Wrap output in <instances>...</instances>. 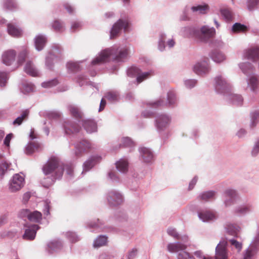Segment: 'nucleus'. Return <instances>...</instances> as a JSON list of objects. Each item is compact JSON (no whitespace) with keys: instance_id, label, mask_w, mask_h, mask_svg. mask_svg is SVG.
Masks as SVG:
<instances>
[{"instance_id":"obj_1","label":"nucleus","mask_w":259,"mask_h":259,"mask_svg":"<svg viewBox=\"0 0 259 259\" xmlns=\"http://www.w3.org/2000/svg\"><path fill=\"white\" fill-rule=\"evenodd\" d=\"M64 169L66 170L67 174L70 178H71L73 175V170L71 166L66 165L63 167L60 165L57 158L53 157L50 159L43 166L42 170L46 176L51 175L52 178L49 179V183L48 184L42 182L43 186L46 188L49 187L54 182L55 179L60 178L62 176Z\"/></svg>"},{"instance_id":"obj_2","label":"nucleus","mask_w":259,"mask_h":259,"mask_svg":"<svg viewBox=\"0 0 259 259\" xmlns=\"http://www.w3.org/2000/svg\"><path fill=\"white\" fill-rule=\"evenodd\" d=\"M129 52V47L113 46L102 51L92 63L93 65L100 64L108 61L111 57L115 61L121 62L127 58Z\"/></svg>"},{"instance_id":"obj_3","label":"nucleus","mask_w":259,"mask_h":259,"mask_svg":"<svg viewBox=\"0 0 259 259\" xmlns=\"http://www.w3.org/2000/svg\"><path fill=\"white\" fill-rule=\"evenodd\" d=\"M181 33L185 37H194L201 41L207 42L214 36L215 30L208 25H203L200 28L186 26L181 29Z\"/></svg>"},{"instance_id":"obj_4","label":"nucleus","mask_w":259,"mask_h":259,"mask_svg":"<svg viewBox=\"0 0 259 259\" xmlns=\"http://www.w3.org/2000/svg\"><path fill=\"white\" fill-rule=\"evenodd\" d=\"M187 245L180 242L169 243L167 244V250L170 253H177L178 259H195L190 253L186 251Z\"/></svg>"},{"instance_id":"obj_5","label":"nucleus","mask_w":259,"mask_h":259,"mask_svg":"<svg viewBox=\"0 0 259 259\" xmlns=\"http://www.w3.org/2000/svg\"><path fill=\"white\" fill-rule=\"evenodd\" d=\"M213 80L214 89L217 94L223 95L225 97L231 90V85L223 75L216 76Z\"/></svg>"},{"instance_id":"obj_6","label":"nucleus","mask_w":259,"mask_h":259,"mask_svg":"<svg viewBox=\"0 0 259 259\" xmlns=\"http://www.w3.org/2000/svg\"><path fill=\"white\" fill-rule=\"evenodd\" d=\"M122 29L124 32H129L131 30V23L128 19H120L114 24L110 31V38L112 39L118 36Z\"/></svg>"},{"instance_id":"obj_7","label":"nucleus","mask_w":259,"mask_h":259,"mask_svg":"<svg viewBox=\"0 0 259 259\" xmlns=\"http://www.w3.org/2000/svg\"><path fill=\"white\" fill-rule=\"evenodd\" d=\"M259 249V230H258L248 248L244 251L242 259H253Z\"/></svg>"},{"instance_id":"obj_8","label":"nucleus","mask_w":259,"mask_h":259,"mask_svg":"<svg viewBox=\"0 0 259 259\" xmlns=\"http://www.w3.org/2000/svg\"><path fill=\"white\" fill-rule=\"evenodd\" d=\"M171 122V116L167 114L158 115L155 120V126L158 132L161 133L166 131Z\"/></svg>"},{"instance_id":"obj_9","label":"nucleus","mask_w":259,"mask_h":259,"mask_svg":"<svg viewBox=\"0 0 259 259\" xmlns=\"http://www.w3.org/2000/svg\"><path fill=\"white\" fill-rule=\"evenodd\" d=\"M25 178L23 174H15L10 180L8 189L10 192L15 193L20 190L24 186Z\"/></svg>"},{"instance_id":"obj_10","label":"nucleus","mask_w":259,"mask_h":259,"mask_svg":"<svg viewBox=\"0 0 259 259\" xmlns=\"http://www.w3.org/2000/svg\"><path fill=\"white\" fill-rule=\"evenodd\" d=\"M107 202L111 206L120 205L124 200L123 195L118 191L111 190L109 191L105 195Z\"/></svg>"},{"instance_id":"obj_11","label":"nucleus","mask_w":259,"mask_h":259,"mask_svg":"<svg viewBox=\"0 0 259 259\" xmlns=\"http://www.w3.org/2000/svg\"><path fill=\"white\" fill-rule=\"evenodd\" d=\"M127 74L128 75L136 76L137 81L138 83H140L144 80L149 78L150 76L153 75V71L151 70L147 72H142L139 68L137 67H132L128 69Z\"/></svg>"},{"instance_id":"obj_12","label":"nucleus","mask_w":259,"mask_h":259,"mask_svg":"<svg viewBox=\"0 0 259 259\" xmlns=\"http://www.w3.org/2000/svg\"><path fill=\"white\" fill-rule=\"evenodd\" d=\"M242 59L252 61L253 62L259 61V47H252L243 50Z\"/></svg>"},{"instance_id":"obj_13","label":"nucleus","mask_w":259,"mask_h":259,"mask_svg":"<svg viewBox=\"0 0 259 259\" xmlns=\"http://www.w3.org/2000/svg\"><path fill=\"white\" fill-rule=\"evenodd\" d=\"M208 61V58H205L196 62L193 66V71L199 75L208 73L209 70Z\"/></svg>"},{"instance_id":"obj_14","label":"nucleus","mask_w":259,"mask_h":259,"mask_svg":"<svg viewBox=\"0 0 259 259\" xmlns=\"http://www.w3.org/2000/svg\"><path fill=\"white\" fill-rule=\"evenodd\" d=\"M17 52L13 49L4 51L2 54V63L6 66H11L16 62Z\"/></svg>"},{"instance_id":"obj_15","label":"nucleus","mask_w":259,"mask_h":259,"mask_svg":"<svg viewBox=\"0 0 259 259\" xmlns=\"http://www.w3.org/2000/svg\"><path fill=\"white\" fill-rule=\"evenodd\" d=\"M227 242L222 240L217 245L215 248V259H228L229 253L227 250Z\"/></svg>"},{"instance_id":"obj_16","label":"nucleus","mask_w":259,"mask_h":259,"mask_svg":"<svg viewBox=\"0 0 259 259\" xmlns=\"http://www.w3.org/2000/svg\"><path fill=\"white\" fill-rule=\"evenodd\" d=\"M75 154L79 156L82 153L94 148V145L88 140H83L75 145Z\"/></svg>"},{"instance_id":"obj_17","label":"nucleus","mask_w":259,"mask_h":259,"mask_svg":"<svg viewBox=\"0 0 259 259\" xmlns=\"http://www.w3.org/2000/svg\"><path fill=\"white\" fill-rule=\"evenodd\" d=\"M140 158L142 161L146 163H150L154 160V154L152 150L147 147H140L139 149Z\"/></svg>"},{"instance_id":"obj_18","label":"nucleus","mask_w":259,"mask_h":259,"mask_svg":"<svg viewBox=\"0 0 259 259\" xmlns=\"http://www.w3.org/2000/svg\"><path fill=\"white\" fill-rule=\"evenodd\" d=\"M199 219L203 222H210L215 220L217 218L216 214L209 210L201 209L198 212Z\"/></svg>"},{"instance_id":"obj_19","label":"nucleus","mask_w":259,"mask_h":259,"mask_svg":"<svg viewBox=\"0 0 259 259\" xmlns=\"http://www.w3.org/2000/svg\"><path fill=\"white\" fill-rule=\"evenodd\" d=\"M39 229L37 225H33L26 227L23 238L25 240H32L36 236L37 231Z\"/></svg>"},{"instance_id":"obj_20","label":"nucleus","mask_w":259,"mask_h":259,"mask_svg":"<svg viewBox=\"0 0 259 259\" xmlns=\"http://www.w3.org/2000/svg\"><path fill=\"white\" fill-rule=\"evenodd\" d=\"M102 158L98 155L91 156L83 165L82 174L90 170L95 164L100 161Z\"/></svg>"},{"instance_id":"obj_21","label":"nucleus","mask_w":259,"mask_h":259,"mask_svg":"<svg viewBox=\"0 0 259 259\" xmlns=\"http://www.w3.org/2000/svg\"><path fill=\"white\" fill-rule=\"evenodd\" d=\"M238 67L242 73L246 75L251 74L255 71V68L253 64L248 61L240 62Z\"/></svg>"},{"instance_id":"obj_22","label":"nucleus","mask_w":259,"mask_h":259,"mask_svg":"<svg viewBox=\"0 0 259 259\" xmlns=\"http://www.w3.org/2000/svg\"><path fill=\"white\" fill-rule=\"evenodd\" d=\"M24 71L27 74L32 76H37L39 71L31 61H27L24 66Z\"/></svg>"},{"instance_id":"obj_23","label":"nucleus","mask_w":259,"mask_h":259,"mask_svg":"<svg viewBox=\"0 0 259 259\" xmlns=\"http://www.w3.org/2000/svg\"><path fill=\"white\" fill-rule=\"evenodd\" d=\"M59 51L56 48H54L49 53L46 59V65L48 69H51L54 64V61L57 57L56 54L57 52L59 53Z\"/></svg>"},{"instance_id":"obj_24","label":"nucleus","mask_w":259,"mask_h":259,"mask_svg":"<svg viewBox=\"0 0 259 259\" xmlns=\"http://www.w3.org/2000/svg\"><path fill=\"white\" fill-rule=\"evenodd\" d=\"M34 46L37 51H41L47 42L46 37L42 34H38L34 38Z\"/></svg>"},{"instance_id":"obj_25","label":"nucleus","mask_w":259,"mask_h":259,"mask_svg":"<svg viewBox=\"0 0 259 259\" xmlns=\"http://www.w3.org/2000/svg\"><path fill=\"white\" fill-rule=\"evenodd\" d=\"M225 97L227 100L237 105H242L243 102V98L242 96L232 93L231 90L229 92L228 94L225 96Z\"/></svg>"},{"instance_id":"obj_26","label":"nucleus","mask_w":259,"mask_h":259,"mask_svg":"<svg viewBox=\"0 0 259 259\" xmlns=\"http://www.w3.org/2000/svg\"><path fill=\"white\" fill-rule=\"evenodd\" d=\"M7 31L9 34L13 37H19L22 34V30L16 24L12 23L8 24Z\"/></svg>"},{"instance_id":"obj_27","label":"nucleus","mask_w":259,"mask_h":259,"mask_svg":"<svg viewBox=\"0 0 259 259\" xmlns=\"http://www.w3.org/2000/svg\"><path fill=\"white\" fill-rule=\"evenodd\" d=\"M248 87L251 91L256 92L259 86V79L256 75H252L247 79Z\"/></svg>"},{"instance_id":"obj_28","label":"nucleus","mask_w":259,"mask_h":259,"mask_svg":"<svg viewBox=\"0 0 259 259\" xmlns=\"http://www.w3.org/2000/svg\"><path fill=\"white\" fill-rule=\"evenodd\" d=\"M83 126L87 133L91 134L97 131V126L96 122L91 119H87L83 121Z\"/></svg>"},{"instance_id":"obj_29","label":"nucleus","mask_w":259,"mask_h":259,"mask_svg":"<svg viewBox=\"0 0 259 259\" xmlns=\"http://www.w3.org/2000/svg\"><path fill=\"white\" fill-rule=\"evenodd\" d=\"M108 243V237L106 235L98 236L93 242V246L95 248L106 246Z\"/></svg>"},{"instance_id":"obj_30","label":"nucleus","mask_w":259,"mask_h":259,"mask_svg":"<svg viewBox=\"0 0 259 259\" xmlns=\"http://www.w3.org/2000/svg\"><path fill=\"white\" fill-rule=\"evenodd\" d=\"M226 232L231 235L237 237L241 231V227L235 224H227L225 226Z\"/></svg>"},{"instance_id":"obj_31","label":"nucleus","mask_w":259,"mask_h":259,"mask_svg":"<svg viewBox=\"0 0 259 259\" xmlns=\"http://www.w3.org/2000/svg\"><path fill=\"white\" fill-rule=\"evenodd\" d=\"M128 167V161L125 158H121L116 163V167L120 172H126L127 171Z\"/></svg>"},{"instance_id":"obj_32","label":"nucleus","mask_w":259,"mask_h":259,"mask_svg":"<svg viewBox=\"0 0 259 259\" xmlns=\"http://www.w3.org/2000/svg\"><path fill=\"white\" fill-rule=\"evenodd\" d=\"M167 234L173 237L174 239L178 240H182L184 242L186 243L188 241V237L187 236H180L176 230L174 228H168L167 230Z\"/></svg>"},{"instance_id":"obj_33","label":"nucleus","mask_w":259,"mask_h":259,"mask_svg":"<svg viewBox=\"0 0 259 259\" xmlns=\"http://www.w3.org/2000/svg\"><path fill=\"white\" fill-rule=\"evenodd\" d=\"M211 59L217 63H221L225 61L226 56L224 53L221 52H214L210 55Z\"/></svg>"},{"instance_id":"obj_34","label":"nucleus","mask_w":259,"mask_h":259,"mask_svg":"<svg viewBox=\"0 0 259 259\" xmlns=\"http://www.w3.org/2000/svg\"><path fill=\"white\" fill-rule=\"evenodd\" d=\"M167 34L164 31H161L159 33V37L158 41V49L161 52H163L165 49V39L166 38Z\"/></svg>"},{"instance_id":"obj_35","label":"nucleus","mask_w":259,"mask_h":259,"mask_svg":"<svg viewBox=\"0 0 259 259\" xmlns=\"http://www.w3.org/2000/svg\"><path fill=\"white\" fill-rule=\"evenodd\" d=\"M209 6L207 4L198 5L193 6L191 8V11L194 13H198L200 14H206L209 10Z\"/></svg>"},{"instance_id":"obj_36","label":"nucleus","mask_w":259,"mask_h":259,"mask_svg":"<svg viewBox=\"0 0 259 259\" xmlns=\"http://www.w3.org/2000/svg\"><path fill=\"white\" fill-rule=\"evenodd\" d=\"M62 246L61 242L58 240H53L48 243V249L50 252L57 251L61 249Z\"/></svg>"},{"instance_id":"obj_37","label":"nucleus","mask_w":259,"mask_h":259,"mask_svg":"<svg viewBox=\"0 0 259 259\" xmlns=\"http://www.w3.org/2000/svg\"><path fill=\"white\" fill-rule=\"evenodd\" d=\"M64 128L65 133L68 135L79 132V128L78 126L68 121L65 122L64 124Z\"/></svg>"},{"instance_id":"obj_38","label":"nucleus","mask_w":259,"mask_h":259,"mask_svg":"<svg viewBox=\"0 0 259 259\" xmlns=\"http://www.w3.org/2000/svg\"><path fill=\"white\" fill-rule=\"evenodd\" d=\"M39 147V144L34 142H30L25 147V153L27 155H30L37 151Z\"/></svg>"},{"instance_id":"obj_39","label":"nucleus","mask_w":259,"mask_h":259,"mask_svg":"<svg viewBox=\"0 0 259 259\" xmlns=\"http://www.w3.org/2000/svg\"><path fill=\"white\" fill-rule=\"evenodd\" d=\"M251 209L252 207L250 205H243L236 207L235 212L240 215H244L250 212Z\"/></svg>"},{"instance_id":"obj_40","label":"nucleus","mask_w":259,"mask_h":259,"mask_svg":"<svg viewBox=\"0 0 259 259\" xmlns=\"http://www.w3.org/2000/svg\"><path fill=\"white\" fill-rule=\"evenodd\" d=\"M20 89L23 94H26L33 92L35 90V87L31 82H24L22 84Z\"/></svg>"},{"instance_id":"obj_41","label":"nucleus","mask_w":259,"mask_h":259,"mask_svg":"<svg viewBox=\"0 0 259 259\" xmlns=\"http://www.w3.org/2000/svg\"><path fill=\"white\" fill-rule=\"evenodd\" d=\"M220 12L222 16L226 21H230L233 19V14L230 9L223 8L220 9Z\"/></svg>"},{"instance_id":"obj_42","label":"nucleus","mask_w":259,"mask_h":259,"mask_svg":"<svg viewBox=\"0 0 259 259\" xmlns=\"http://www.w3.org/2000/svg\"><path fill=\"white\" fill-rule=\"evenodd\" d=\"M104 98L111 102H114L118 101L119 95L116 91H110L106 93Z\"/></svg>"},{"instance_id":"obj_43","label":"nucleus","mask_w":259,"mask_h":259,"mask_svg":"<svg viewBox=\"0 0 259 259\" xmlns=\"http://www.w3.org/2000/svg\"><path fill=\"white\" fill-rule=\"evenodd\" d=\"M259 120V111L255 110L250 113V126L251 128L255 127Z\"/></svg>"},{"instance_id":"obj_44","label":"nucleus","mask_w":259,"mask_h":259,"mask_svg":"<svg viewBox=\"0 0 259 259\" xmlns=\"http://www.w3.org/2000/svg\"><path fill=\"white\" fill-rule=\"evenodd\" d=\"M68 109L72 115L76 118H81L82 114L80 109L74 105H69Z\"/></svg>"},{"instance_id":"obj_45","label":"nucleus","mask_w":259,"mask_h":259,"mask_svg":"<svg viewBox=\"0 0 259 259\" xmlns=\"http://www.w3.org/2000/svg\"><path fill=\"white\" fill-rule=\"evenodd\" d=\"M167 104L169 106L175 105L177 103V99L175 92L169 90L167 93Z\"/></svg>"},{"instance_id":"obj_46","label":"nucleus","mask_w":259,"mask_h":259,"mask_svg":"<svg viewBox=\"0 0 259 259\" xmlns=\"http://www.w3.org/2000/svg\"><path fill=\"white\" fill-rule=\"evenodd\" d=\"M216 192L214 191H208L204 192L199 195V197L201 199L207 201L213 199Z\"/></svg>"},{"instance_id":"obj_47","label":"nucleus","mask_w":259,"mask_h":259,"mask_svg":"<svg viewBox=\"0 0 259 259\" xmlns=\"http://www.w3.org/2000/svg\"><path fill=\"white\" fill-rule=\"evenodd\" d=\"M52 26L53 29L57 32H62L65 29L64 24L57 20L53 21L52 23Z\"/></svg>"},{"instance_id":"obj_48","label":"nucleus","mask_w":259,"mask_h":259,"mask_svg":"<svg viewBox=\"0 0 259 259\" xmlns=\"http://www.w3.org/2000/svg\"><path fill=\"white\" fill-rule=\"evenodd\" d=\"M41 219L42 214L41 212L38 211H34L31 212L30 215H29V220L31 222L38 223L41 221Z\"/></svg>"},{"instance_id":"obj_49","label":"nucleus","mask_w":259,"mask_h":259,"mask_svg":"<svg viewBox=\"0 0 259 259\" xmlns=\"http://www.w3.org/2000/svg\"><path fill=\"white\" fill-rule=\"evenodd\" d=\"M64 235L72 243L76 242L79 240V236L73 232H66L65 233Z\"/></svg>"},{"instance_id":"obj_50","label":"nucleus","mask_w":259,"mask_h":259,"mask_svg":"<svg viewBox=\"0 0 259 259\" xmlns=\"http://www.w3.org/2000/svg\"><path fill=\"white\" fill-rule=\"evenodd\" d=\"M247 29L245 25L240 23H235L232 27V31L234 33H239L245 31Z\"/></svg>"},{"instance_id":"obj_51","label":"nucleus","mask_w":259,"mask_h":259,"mask_svg":"<svg viewBox=\"0 0 259 259\" xmlns=\"http://www.w3.org/2000/svg\"><path fill=\"white\" fill-rule=\"evenodd\" d=\"M224 194L225 197H230L234 199H236L238 197L237 191L232 188H228L225 190Z\"/></svg>"},{"instance_id":"obj_52","label":"nucleus","mask_w":259,"mask_h":259,"mask_svg":"<svg viewBox=\"0 0 259 259\" xmlns=\"http://www.w3.org/2000/svg\"><path fill=\"white\" fill-rule=\"evenodd\" d=\"M29 114V111L26 110L22 113L21 115L18 117L15 120H14L13 123L14 125H20L23 120L26 118Z\"/></svg>"},{"instance_id":"obj_53","label":"nucleus","mask_w":259,"mask_h":259,"mask_svg":"<svg viewBox=\"0 0 259 259\" xmlns=\"http://www.w3.org/2000/svg\"><path fill=\"white\" fill-rule=\"evenodd\" d=\"M79 62L70 61L67 62L66 67L68 71L73 72L78 70L80 69Z\"/></svg>"},{"instance_id":"obj_54","label":"nucleus","mask_w":259,"mask_h":259,"mask_svg":"<svg viewBox=\"0 0 259 259\" xmlns=\"http://www.w3.org/2000/svg\"><path fill=\"white\" fill-rule=\"evenodd\" d=\"M4 6L7 10H13L17 8V5L14 0H5Z\"/></svg>"},{"instance_id":"obj_55","label":"nucleus","mask_w":259,"mask_h":259,"mask_svg":"<svg viewBox=\"0 0 259 259\" xmlns=\"http://www.w3.org/2000/svg\"><path fill=\"white\" fill-rule=\"evenodd\" d=\"M229 242L233 248L236 249L237 251L239 252L242 248V244L235 239L229 240Z\"/></svg>"},{"instance_id":"obj_56","label":"nucleus","mask_w":259,"mask_h":259,"mask_svg":"<svg viewBox=\"0 0 259 259\" xmlns=\"http://www.w3.org/2000/svg\"><path fill=\"white\" fill-rule=\"evenodd\" d=\"M27 51L26 50H24L19 53L18 59L16 62V67H17L18 66L21 65L24 62L25 60V58L27 56Z\"/></svg>"},{"instance_id":"obj_57","label":"nucleus","mask_w":259,"mask_h":259,"mask_svg":"<svg viewBox=\"0 0 259 259\" xmlns=\"http://www.w3.org/2000/svg\"><path fill=\"white\" fill-rule=\"evenodd\" d=\"M9 79L8 74L5 72L0 71V87H4Z\"/></svg>"},{"instance_id":"obj_58","label":"nucleus","mask_w":259,"mask_h":259,"mask_svg":"<svg viewBox=\"0 0 259 259\" xmlns=\"http://www.w3.org/2000/svg\"><path fill=\"white\" fill-rule=\"evenodd\" d=\"M197 80L194 79H187L184 81V83L185 88L188 89H191L195 87L197 84Z\"/></svg>"},{"instance_id":"obj_59","label":"nucleus","mask_w":259,"mask_h":259,"mask_svg":"<svg viewBox=\"0 0 259 259\" xmlns=\"http://www.w3.org/2000/svg\"><path fill=\"white\" fill-rule=\"evenodd\" d=\"M149 106L153 108H156L158 107L163 106L166 104L164 101L163 99H159L155 102H151L149 103Z\"/></svg>"},{"instance_id":"obj_60","label":"nucleus","mask_w":259,"mask_h":259,"mask_svg":"<svg viewBox=\"0 0 259 259\" xmlns=\"http://www.w3.org/2000/svg\"><path fill=\"white\" fill-rule=\"evenodd\" d=\"M121 145L124 147H130L132 146L134 144V142L133 140L129 137H122L121 139Z\"/></svg>"},{"instance_id":"obj_61","label":"nucleus","mask_w":259,"mask_h":259,"mask_svg":"<svg viewBox=\"0 0 259 259\" xmlns=\"http://www.w3.org/2000/svg\"><path fill=\"white\" fill-rule=\"evenodd\" d=\"M259 4V0H247V6L249 11L255 9Z\"/></svg>"},{"instance_id":"obj_62","label":"nucleus","mask_w":259,"mask_h":259,"mask_svg":"<svg viewBox=\"0 0 259 259\" xmlns=\"http://www.w3.org/2000/svg\"><path fill=\"white\" fill-rule=\"evenodd\" d=\"M107 178L108 180L112 182H117L119 180L116 172L113 170H110L108 172Z\"/></svg>"},{"instance_id":"obj_63","label":"nucleus","mask_w":259,"mask_h":259,"mask_svg":"<svg viewBox=\"0 0 259 259\" xmlns=\"http://www.w3.org/2000/svg\"><path fill=\"white\" fill-rule=\"evenodd\" d=\"M259 153V139L255 140L253 147L251 151V155L252 156L255 157Z\"/></svg>"},{"instance_id":"obj_64","label":"nucleus","mask_w":259,"mask_h":259,"mask_svg":"<svg viewBox=\"0 0 259 259\" xmlns=\"http://www.w3.org/2000/svg\"><path fill=\"white\" fill-rule=\"evenodd\" d=\"M138 250L137 248H133L130 250L127 254V259H134L138 254Z\"/></svg>"}]
</instances>
